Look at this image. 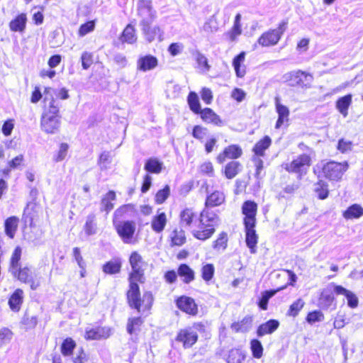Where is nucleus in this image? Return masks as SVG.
<instances>
[{
    "mask_svg": "<svg viewBox=\"0 0 363 363\" xmlns=\"http://www.w3.org/2000/svg\"><path fill=\"white\" fill-rule=\"evenodd\" d=\"M199 220L198 228L192 230L191 233L194 238L201 240L210 238L215 233L216 227L220 224L218 216L206 207L201 212Z\"/></svg>",
    "mask_w": 363,
    "mask_h": 363,
    "instance_id": "nucleus-1",
    "label": "nucleus"
},
{
    "mask_svg": "<svg viewBox=\"0 0 363 363\" xmlns=\"http://www.w3.org/2000/svg\"><path fill=\"white\" fill-rule=\"evenodd\" d=\"M46 100L47 99L45 98V104L40 118V128L48 134H55L60 130L61 126L59 106L54 99H51L47 106Z\"/></svg>",
    "mask_w": 363,
    "mask_h": 363,
    "instance_id": "nucleus-2",
    "label": "nucleus"
},
{
    "mask_svg": "<svg viewBox=\"0 0 363 363\" xmlns=\"http://www.w3.org/2000/svg\"><path fill=\"white\" fill-rule=\"evenodd\" d=\"M129 262L132 268V272L130 274L129 280H135L143 282L144 267L147 264L143 260L142 256L136 251L133 252L129 258Z\"/></svg>",
    "mask_w": 363,
    "mask_h": 363,
    "instance_id": "nucleus-3",
    "label": "nucleus"
},
{
    "mask_svg": "<svg viewBox=\"0 0 363 363\" xmlns=\"http://www.w3.org/2000/svg\"><path fill=\"white\" fill-rule=\"evenodd\" d=\"M348 168L347 162H336L330 161L325 164L322 168L324 177L330 181H339Z\"/></svg>",
    "mask_w": 363,
    "mask_h": 363,
    "instance_id": "nucleus-4",
    "label": "nucleus"
},
{
    "mask_svg": "<svg viewBox=\"0 0 363 363\" xmlns=\"http://www.w3.org/2000/svg\"><path fill=\"white\" fill-rule=\"evenodd\" d=\"M311 159L307 154L298 155L290 163L286 164L285 169L290 173L298 174V177L301 179L306 174L307 169L311 166Z\"/></svg>",
    "mask_w": 363,
    "mask_h": 363,
    "instance_id": "nucleus-5",
    "label": "nucleus"
},
{
    "mask_svg": "<svg viewBox=\"0 0 363 363\" xmlns=\"http://www.w3.org/2000/svg\"><path fill=\"white\" fill-rule=\"evenodd\" d=\"M137 11V14L140 18V27L152 24L157 17L156 11L152 8V2L148 0L139 1Z\"/></svg>",
    "mask_w": 363,
    "mask_h": 363,
    "instance_id": "nucleus-6",
    "label": "nucleus"
},
{
    "mask_svg": "<svg viewBox=\"0 0 363 363\" xmlns=\"http://www.w3.org/2000/svg\"><path fill=\"white\" fill-rule=\"evenodd\" d=\"M117 233L125 243H130L135 231L133 221L113 220Z\"/></svg>",
    "mask_w": 363,
    "mask_h": 363,
    "instance_id": "nucleus-7",
    "label": "nucleus"
},
{
    "mask_svg": "<svg viewBox=\"0 0 363 363\" xmlns=\"http://www.w3.org/2000/svg\"><path fill=\"white\" fill-rule=\"evenodd\" d=\"M284 79L289 82L290 86H306L305 82L310 83L312 82L313 77L301 70H296L288 72L284 76Z\"/></svg>",
    "mask_w": 363,
    "mask_h": 363,
    "instance_id": "nucleus-8",
    "label": "nucleus"
},
{
    "mask_svg": "<svg viewBox=\"0 0 363 363\" xmlns=\"http://www.w3.org/2000/svg\"><path fill=\"white\" fill-rule=\"evenodd\" d=\"M137 281L135 280H129L130 286L129 290L127 292V298L130 306L140 312V307L142 306V299Z\"/></svg>",
    "mask_w": 363,
    "mask_h": 363,
    "instance_id": "nucleus-9",
    "label": "nucleus"
},
{
    "mask_svg": "<svg viewBox=\"0 0 363 363\" xmlns=\"http://www.w3.org/2000/svg\"><path fill=\"white\" fill-rule=\"evenodd\" d=\"M176 340L183 343L185 348L191 347L198 340V334L195 328L189 327L181 330Z\"/></svg>",
    "mask_w": 363,
    "mask_h": 363,
    "instance_id": "nucleus-10",
    "label": "nucleus"
},
{
    "mask_svg": "<svg viewBox=\"0 0 363 363\" xmlns=\"http://www.w3.org/2000/svg\"><path fill=\"white\" fill-rule=\"evenodd\" d=\"M257 205L254 201H247L244 202L242 206V212L245 216L244 224L248 226L256 223L255 216L257 213Z\"/></svg>",
    "mask_w": 363,
    "mask_h": 363,
    "instance_id": "nucleus-11",
    "label": "nucleus"
},
{
    "mask_svg": "<svg viewBox=\"0 0 363 363\" xmlns=\"http://www.w3.org/2000/svg\"><path fill=\"white\" fill-rule=\"evenodd\" d=\"M148 24L141 27L143 34L148 43H152L157 39L160 42L163 40L164 31L159 26H151Z\"/></svg>",
    "mask_w": 363,
    "mask_h": 363,
    "instance_id": "nucleus-12",
    "label": "nucleus"
},
{
    "mask_svg": "<svg viewBox=\"0 0 363 363\" xmlns=\"http://www.w3.org/2000/svg\"><path fill=\"white\" fill-rule=\"evenodd\" d=\"M16 277L21 281L29 284L33 290L36 289L40 286V281L34 279L33 273L28 267H18Z\"/></svg>",
    "mask_w": 363,
    "mask_h": 363,
    "instance_id": "nucleus-13",
    "label": "nucleus"
},
{
    "mask_svg": "<svg viewBox=\"0 0 363 363\" xmlns=\"http://www.w3.org/2000/svg\"><path fill=\"white\" fill-rule=\"evenodd\" d=\"M177 306L180 310L190 315H196L198 312L194 300L190 297H180L177 301Z\"/></svg>",
    "mask_w": 363,
    "mask_h": 363,
    "instance_id": "nucleus-14",
    "label": "nucleus"
},
{
    "mask_svg": "<svg viewBox=\"0 0 363 363\" xmlns=\"http://www.w3.org/2000/svg\"><path fill=\"white\" fill-rule=\"evenodd\" d=\"M181 228L190 229L196 223L197 218L195 213L191 208H185L180 213Z\"/></svg>",
    "mask_w": 363,
    "mask_h": 363,
    "instance_id": "nucleus-15",
    "label": "nucleus"
},
{
    "mask_svg": "<svg viewBox=\"0 0 363 363\" xmlns=\"http://www.w3.org/2000/svg\"><path fill=\"white\" fill-rule=\"evenodd\" d=\"M111 330L108 327H97L86 331L85 338L86 340H101L110 337Z\"/></svg>",
    "mask_w": 363,
    "mask_h": 363,
    "instance_id": "nucleus-16",
    "label": "nucleus"
},
{
    "mask_svg": "<svg viewBox=\"0 0 363 363\" xmlns=\"http://www.w3.org/2000/svg\"><path fill=\"white\" fill-rule=\"evenodd\" d=\"M242 152V149L239 146L235 145H230L218 155L217 161L222 164L226 158L236 159L240 157Z\"/></svg>",
    "mask_w": 363,
    "mask_h": 363,
    "instance_id": "nucleus-17",
    "label": "nucleus"
},
{
    "mask_svg": "<svg viewBox=\"0 0 363 363\" xmlns=\"http://www.w3.org/2000/svg\"><path fill=\"white\" fill-rule=\"evenodd\" d=\"M158 64L157 59L150 55L140 57L137 61V68L143 72L155 69Z\"/></svg>",
    "mask_w": 363,
    "mask_h": 363,
    "instance_id": "nucleus-18",
    "label": "nucleus"
},
{
    "mask_svg": "<svg viewBox=\"0 0 363 363\" xmlns=\"http://www.w3.org/2000/svg\"><path fill=\"white\" fill-rule=\"evenodd\" d=\"M255 227V224L252 225L250 227L247 225H245L246 233V244L247 246L250 248V252L252 254L256 252V247L258 240V236L256 234Z\"/></svg>",
    "mask_w": 363,
    "mask_h": 363,
    "instance_id": "nucleus-19",
    "label": "nucleus"
},
{
    "mask_svg": "<svg viewBox=\"0 0 363 363\" xmlns=\"http://www.w3.org/2000/svg\"><path fill=\"white\" fill-rule=\"evenodd\" d=\"M334 292L337 295H344L347 298V304L350 308H354L357 307L359 300L353 292L339 285L334 286Z\"/></svg>",
    "mask_w": 363,
    "mask_h": 363,
    "instance_id": "nucleus-20",
    "label": "nucleus"
},
{
    "mask_svg": "<svg viewBox=\"0 0 363 363\" xmlns=\"http://www.w3.org/2000/svg\"><path fill=\"white\" fill-rule=\"evenodd\" d=\"M280 39V33L279 30H272L270 32L262 34L258 43L262 46H269L276 45Z\"/></svg>",
    "mask_w": 363,
    "mask_h": 363,
    "instance_id": "nucleus-21",
    "label": "nucleus"
},
{
    "mask_svg": "<svg viewBox=\"0 0 363 363\" xmlns=\"http://www.w3.org/2000/svg\"><path fill=\"white\" fill-rule=\"evenodd\" d=\"M279 326V322L274 319H271L264 323L261 324L257 330V335L259 337L265 335L273 333Z\"/></svg>",
    "mask_w": 363,
    "mask_h": 363,
    "instance_id": "nucleus-22",
    "label": "nucleus"
},
{
    "mask_svg": "<svg viewBox=\"0 0 363 363\" xmlns=\"http://www.w3.org/2000/svg\"><path fill=\"white\" fill-rule=\"evenodd\" d=\"M135 211L134 205L131 203L123 205L115 211L113 220H121L123 218L131 217Z\"/></svg>",
    "mask_w": 363,
    "mask_h": 363,
    "instance_id": "nucleus-23",
    "label": "nucleus"
},
{
    "mask_svg": "<svg viewBox=\"0 0 363 363\" xmlns=\"http://www.w3.org/2000/svg\"><path fill=\"white\" fill-rule=\"evenodd\" d=\"M275 105L277 112L278 113L279 115V118L277 121L275 128H279L284 123V121L288 120L289 111L286 106L280 104V99L278 96L275 98Z\"/></svg>",
    "mask_w": 363,
    "mask_h": 363,
    "instance_id": "nucleus-24",
    "label": "nucleus"
},
{
    "mask_svg": "<svg viewBox=\"0 0 363 363\" xmlns=\"http://www.w3.org/2000/svg\"><path fill=\"white\" fill-rule=\"evenodd\" d=\"M27 17L26 13H21L9 23V28L13 32L23 33L26 29Z\"/></svg>",
    "mask_w": 363,
    "mask_h": 363,
    "instance_id": "nucleus-25",
    "label": "nucleus"
},
{
    "mask_svg": "<svg viewBox=\"0 0 363 363\" xmlns=\"http://www.w3.org/2000/svg\"><path fill=\"white\" fill-rule=\"evenodd\" d=\"M224 201V194L218 191H215L207 196L205 206L206 208H213L221 205Z\"/></svg>",
    "mask_w": 363,
    "mask_h": 363,
    "instance_id": "nucleus-26",
    "label": "nucleus"
},
{
    "mask_svg": "<svg viewBox=\"0 0 363 363\" xmlns=\"http://www.w3.org/2000/svg\"><path fill=\"white\" fill-rule=\"evenodd\" d=\"M199 114L202 120L206 123H211L216 125H220L222 124V121L219 116L210 108L203 109Z\"/></svg>",
    "mask_w": 363,
    "mask_h": 363,
    "instance_id": "nucleus-27",
    "label": "nucleus"
},
{
    "mask_svg": "<svg viewBox=\"0 0 363 363\" xmlns=\"http://www.w3.org/2000/svg\"><path fill=\"white\" fill-rule=\"evenodd\" d=\"M272 144V139L266 135L263 139L258 141L254 146L252 151L255 157H264L265 155V150L269 147Z\"/></svg>",
    "mask_w": 363,
    "mask_h": 363,
    "instance_id": "nucleus-28",
    "label": "nucleus"
},
{
    "mask_svg": "<svg viewBox=\"0 0 363 363\" xmlns=\"http://www.w3.org/2000/svg\"><path fill=\"white\" fill-rule=\"evenodd\" d=\"M252 323V317L247 315L242 320L232 323L230 328L236 333H246L251 328Z\"/></svg>",
    "mask_w": 363,
    "mask_h": 363,
    "instance_id": "nucleus-29",
    "label": "nucleus"
},
{
    "mask_svg": "<svg viewBox=\"0 0 363 363\" xmlns=\"http://www.w3.org/2000/svg\"><path fill=\"white\" fill-rule=\"evenodd\" d=\"M23 292L21 289H16L14 293L11 295L9 300V305L10 308L14 311L18 312L21 308V306L23 303Z\"/></svg>",
    "mask_w": 363,
    "mask_h": 363,
    "instance_id": "nucleus-30",
    "label": "nucleus"
},
{
    "mask_svg": "<svg viewBox=\"0 0 363 363\" xmlns=\"http://www.w3.org/2000/svg\"><path fill=\"white\" fill-rule=\"evenodd\" d=\"M116 199V193L113 191H109L101 199V211L109 213L114 207L113 201Z\"/></svg>",
    "mask_w": 363,
    "mask_h": 363,
    "instance_id": "nucleus-31",
    "label": "nucleus"
},
{
    "mask_svg": "<svg viewBox=\"0 0 363 363\" xmlns=\"http://www.w3.org/2000/svg\"><path fill=\"white\" fill-rule=\"evenodd\" d=\"M166 223V214L164 212H162L153 217L151 223V226L155 232L161 233L164 230Z\"/></svg>",
    "mask_w": 363,
    "mask_h": 363,
    "instance_id": "nucleus-32",
    "label": "nucleus"
},
{
    "mask_svg": "<svg viewBox=\"0 0 363 363\" xmlns=\"http://www.w3.org/2000/svg\"><path fill=\"white\" fill-rule=\"evenodd\" d=\"M18 218L16 216H11L5 221V233L10 238H13L18 228Z\"/></svg>",
    "mask_w": 363,
    "mask_h": 363,
    "instance_id": "nucleus-33",
    "label": "nucleus"
},
{
    "mask_svg": "<svg viewBox=\"0 0 363 363\" xmlns=\"http://www.w3.org/2000/svg\"><path fill=\"white\" fill-rule=\"evenodd\" d=\"M163 167V163L157 158L152 157L147 160L145 164V169L150 173L159 174Z\"/></svg>",
    "mask_w": 363,
    "mask_h": 363,
    "instance_id": "nucleus-34",
    "label": "nucleus"
},
{
    "mask_svg": "<svg viewBox=\"0 0 363 363\" xmlns=\"http://www.w3.org/2000/svg\"><path fill=\"white\" fill-rule=\"evenodd\" d=\"M178 275L183 278L186 284L194 279V272L186 264H182L178 268Z\"/></svg>",
    "mask_w": 363,
    "mask_h": 363,
    "instance_id": "nucleus-35",
    "label": "nucleus"
},
{
    "mask_svg": "<svg viewBox=\"0 0 363 363\" xmlns=\"http://www.w3.org/2000/svg\"><path fill=\"white\" fill-rule=\"evenodd\" d=\"M121 262L120 259H112L103 265V272L108 274H114L120 272Z\"/></svg>",
    "mask_w": 363,
    "mask_h": 363,
    "instance_id": "nucleus-36",
    "label": "nucleus"
},
{
    "mask_svg": "<svg viewBox=\"0 0 363 363\" xmlns=\"http://www.w3.org/2000/svg\"><path fill=\"white\" fill-rule=\"evenodd\" d=\"M352 103V95L347 94L343 97L340 98L336 103V106L338 111L345 117L347 115V110Z\"/></svg>",
    "mask_w": 363,
    "mask_h": 363,
    "instance_id": "nucleus-37",
    "label": "nucleus"
},
{
    "mask_svg": "<svg viewBox=\"0 0 363 363\" xmlns=\"http://www.w3.org/2000/svg\"><path fill=\"white\" fill-rule=\"evenodd\" d=\"M21 248L16 247L13 252L11 259L10 272L13 276H16L18 268L19 267V261L21 259Z\"/></svg>",
    "mask_w": 363,
    "mask_h": 363,
    "instance_id": "nucleus-38",
    "label": "nucleus"
},
{
    "mask_svg": "<svg viewBox=\"0 0 363 363\" xmlns=\"http://www.w3.org/2000/svg\"><path fill=\"white\" fill-rule=\"evenodd\" d=\"M362 216L363 208L358 204L352 205L343 213V216L346 219L357 218Z\"/></svg>",
    "mask_w": 363,
    "mask_h": 363,
    "instance_id": "nucleus-39",
    "label": "nucleus"
},
{
    "mask_svg": "<svg viewBox=\"0 0 363 363\" xmlns=\"http://www.w3.org/2000/svg\"><path fill=\"white\" fill-rule=\"evenodd\" d=\"M241 164L239 162L231 161L225 167V176L228 179L234 178L240 172Z\"/></svg>",
    "mask_w": 363,
    "mask_h": 363,
    "instance_id": "nucleus-40",
    "label": "nucleus"
},
{
    "mask_svg": "<svg viewBox=\"0 0 363 363\" xmlns=\"http://www.w3.org/2000/svg\"><path fill=\"white\" fill-rule=\"evenodd\" d=\"M84 229L87 235H92L96 233L97 228L95 214L91 213L86 217Z\"/></svg>",
    "mask_w": 363,
    "mask_h": 363,
    "instance_id": "nucleus-41",
    "label": "nucleus"
},
{
    "mask_svg": "<svg viewBox=\"0 0 363 363\" xmlns=\"http://www.w3.org/2000/svg\"><path fill=\"white\" fill-rule=\"evenodd\" d=\"M328 186L327 182L323 180H319L315 184L314 191L320 199H325L328 196Z\"/></svg>",
    "mask_w": 363,
    "mask_h": 363,
    "instance_id": "nucleus-42",
    "label": "nucleus"
},
{
    "mask_svg": "<svg viewBox=\"0 0 363 363\" xmlns=\"http://www.w3.org/2000/svg\"><path fill=\"white\" fill-rule=\"evenodd\" d=\"M188 104L190 109L195 113H199L202 110L201 109V105L199 100V97L195 92H190L188 96Z\"/></svg>",
    "mask_w": 363,
    "mask_h": 363,
    "instance_id": "nucleus-43",
    "label": "nucleus"
},
{
    "mask_svg": "<svg viewBox=\"0 0 363 363\" xmlns=\"http://www.w3.org/2000/svg\"><path fill=\"white\" fill-rule=\"evenodd\" d=\"M136 39L134 27L130 24L128 25L122 33V41L128 43H133L136 41Z\"/></svg>",
    "mask_w": 363,
    "mask_h": 363,
    "instance_id": "nucleus-44",
    "label": "nucleus"
},
{
    "mask_svg": "<svg viewBox=\"0 0 363 363\" xmlns=\"http://www.w3.org/2000/svg\"><path fill=\"white\" fill-rule=\"evenodd\" d=\"M245 54L244 52L240 53L233 59V67L235 68L236 74L239 77H242L245 74V69H241L240 65L245 60Z\"/></svg>",
    "mask_w": 363,
    "mask_h": 363,
    "instance_id": "nucleus-45",
    "label": "nucleus"
},
{
    "mask_svg": "<svg viewBox=\"0 0 363 363\" xmlns=\"http://www.w3.org/2000/svg\"><path fill=\"white\" fill-rule=\"evenodd\" d=\"M171 238L172 246H181L186 242L185 233L182 229L179 230H174L172 233Z\"/></svg>",
    "mask_w": 363,
    "mask_h": 363,
    "instance_id": "nucleus-46",
    "label": "nucleus"
},
{
    "mask_svg": "<svg viewBox=\"0 0 363 363\" xmlns=\"http://www.w3.org/2000/svg\"><path fill=\"white\" fill-rule=\"evenodd\" d=\"M203 29L206 33H213L218 30V23L215 16H211L203 24Z\"/></svg>",
    "mask_w": 363,
    "mask_h": 363,
    "instance_id": "nucleus-47",
    "label": "nucleus"
},
{
    "mask_svg": "<svg viewBox=\"0 0 363 363\" xmlns=\"http://www.w3.org/2000/svg\"><path fill=\"white\" fill-rule=\"evenodd\" d=\"M240 19L241 15L240 13H238L235 16L233 27L230 32L229 33L230 39L232 41L235 40L236 37L241 34L242 30L240 25Z\"/></svg>",
    "mask_w": 363,
    "mask_h": 363,
    "instance_id": "nucleus-48",
    "label": "nucleus"
},
{
    "mask_svg": "<svg viewBox=\"0 0 363 363\" xmlns=\"http://www.w3.org/2000/svg\"><path fill=\"white\" fill-rule=\"evenodd\" d=\"M334 301V296L332 293L324 291L321 294L319 298V305L322 308H328Z\"/></svg>",
    "mask_w": 363,
    "mask_h": 363,
    "instance_id": "nucleus-49",
    "label": "nucleus"
},
{
    "mask_svg": "<svg viewBox=\"0 0 363 363\" xmlns=\"http://www.w3.org/2000/svg\"><path fill=\"white\" fill-rule=\"evenodd\" d=\"M193 55L199 66L201 67L204 71L207 72L210 69L211 66L208 65V60L204 55L199 50H195Z\"/></svg>",
    "mask_w": 363,
    "mask_h": 363,
    "instance_id": "nucleus-50",
    "label": "nucleus"
},
{
    "mask_svg": "<svg viewBox=\"0 0 363 363\" xmlns=\"http://www.w3.org/2000/svg\"><path fill=\"white\" fill-rule=\"evenodd\" d=\"M250 348L252 356L255 358L259 359L262 357L263 354V347L259 340L256 339L252 340L250 342Z\"/></svg>",
    "mask_w": 363,
    "mask_h": 363,
    "instance_id": "nucleus-51",
    "label": "nucleus"
},
{
    "mask_svg": "<svg viewBox=\"0 0 363 363\" xmlns=\"http://www.w3.org/2000/svg\"><path fill=\"white\" fill-rule=\"evenodd\" d=\"M304 304L305 303L301 298L297 299L290 306L287 312V315L296 317L298 315L299 311L303 308Z\"/></svg>",
    "mask_w": 363,
    "mask_h": 363,
    "instance_id": "nucleus-52",
    "label": "nucleus"
},
{
    "mask_svg": "<svg viewBox=\"0 0 363 363\" xmlns=\"http://www.w3.org/2000/svg\"><path fill=\"white\" fill-rule=\"evenodd\" d=\"M228 236L227 233L222 232L219 234L218 238L213 242V247L216 250H225L227 247Z\"/></svg>",
    "mask_w": 363,
    "mask_h": 363,
    "instance_id": "nucleus-53",
    "label": "nucleus"
},
{
    "mask_svg": "<svg viewBox=\"0 0 363 363\" xmlns=\"http://www.w3.org/2000/svg\"><path fill=\"white\" fill-rule=\"evenodd\" d=\"M69 150V145L66 143H62L60 145L59 150L54 156L53 160L56 162L64 160L67 155Z\"/></svg>",
    "mask_w": 363,
    "mask_h": 363,
    "instance_id": "nucleus-54",
    "label": "nucleus"
},
{
    "mask_svg": "<svg viewBox=\"0 0 363 363\" xmlns=\"http://www.w3.org/2000/svg\"><path fill=\"white\" fill-rule=\"evenodd\" d=\"M75 345V342L71 338H67L61 346L62 353L65 356L72 354Z\"/></svg>",
    "mask_w": 363,
    "mask_h": 363,
    "instance_id": "nucleus-55",
    "label": "nucleus"
},
{
    "mask_svg": "<svg viewBox=\"0 0 363 363\" xmlns=\"http://www.w3.org/2000/svg\"><path fill=\"white\" fill-rule=\"evenodd\" d=\"M170 194V188L168 185H166L162 189L157 191L155 195V202L158 204H161L165 201Z\"/></svg>",
    "mask_w": 363,
    "mask_h": 363,
    "instance_id": "nucleus-56",
    "label": "nucleus"
},
{
    "mask_svg": "<svg viewBox=\"0 0 363 363\" xmlns=\"http://www.w3.org/2000/svg\"><path fill=\"white\" fill-rule=\"evenodd\" d=\"M13 336L12 332L7 328H3L0 330V348L8 344Z\"/></svg>",
    "mask_w": 363,
    "mask_h": 363,
    "instance_id": "nucleus-57",
    "label": "nucleus"
},
{
    "mask_svg": "<svg viewBox=\"0 0 363 363\" xmlns=\"http://www.w3.org/2000/svg\"><path fill=\"white\" fill-rule=\"evenodd\" d=\"M275 294V291H265L259 301V306L262 310H267V304L269 299L272 298Z\"/></svg>",
    "mask_w": 363,
    "mask_h": 363,
    "instance_id": "nucleus-58",
    "label": "nucleus"
},
{
    "mask_svg": "<svg viewBox=\"0 0 363 363\" xmlns=\"http://www.w3.org/2000/svg\"><path fill=\"white\" fill-rule=\"evenodd\" d=\"M82 66L84 69H88L93 64V55L89 52H84L81 57Z\"/></svg>",
    "mask_w": 363,
    "mask_h": 363,
    "instance_id": "nucleus-59",
    "label": "nucleus"
},
{
    "mask_svg": "<svg viewBox=\"0 0 363 363\" xmlns=\"http://www.w3.org/2000/svg\"><path fill=\"white\" fill-rule=\"evenodd\" d=\"M214 274V267L211 264H207L202 267V278L205 281H210Z\"/></svg>",
    "mask_w": 363,
    "mask_h": 363,
    "instance_id": "nucleus-60",
    "label": "nucleus"
},
{
    "mask_svg": "<svg viewBox=\"0 0 363 363\" xmlns=\"http://www.w3.org/2000/svg\"><path fill=\"white\" fill-rule=\"evenodd\" d=\"M208 133V130L201 125H195L193 129L192 135L198 140L203 139Z\"/></svg>",
    "mask_w": 363,
    "mask_h": 363,
    "instance_id": "nucleus-61",
    "label": "nucleus"
},
{
    "mask_svg": "<svg viewBox=\"0 0 363 363\" xmlns=\"http://www.w3.org/2000/svg\"><path fill=\"white\" fill-rule=\"evenodd\" d=\"M324 319L323 314L318 311L311 312L308 314L306 320L309 323L323 321Z\"/></svg>",
    "mask_w": 363,
    "mask_h": 363,
    "instance_id": "nucleus-62",
    "label": "nucleus"
},
{
    "mask_svg": "<svg viewBox=\"0 0 363 363\" xmlns=\"http://www.w3.org/2000/svg\"><path fill=\"white\" fill-rule=\"evenodd\" d=\"M244 359L245 356L238 350L231 351L228 363H242Z\"/></svg>",
    "mask_w": 363,
    "mask_h": 363,
    "instance_id": "nucleus-63",
    "label": "nucleus"
},
{
    "mask_svg": "<svg viewBox=\"0 0 363 363\" xmlns=\"http://www.w3.org/2000/svg\"><path fill=\"white\" fill-rule=\"evenodd\" d=\"M95 24L94 21H89L82 24L79 29V35L80 36H84L87 33L94 30Z\"/></svg>",
    "mask_w": 363,
    "mask_h": 363,
    "instance_id": "nucleus-64",
    "label": "nucleus"
}]
</instances>
